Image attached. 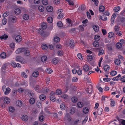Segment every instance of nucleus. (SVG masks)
<instances>
[{
    "label": "nucleus",
    "mask_w": 125,
    "mask_h": 125,
    "mask_svg": "<svg viewBox=\"0 0 125 125\" xmlns=\"http://www.w3.org/2000/svg\"><path fill=\"white\" fill-rule=\"evenodd\" d=\"M41 27L42 29H39L38 31V32L43 37H45L48 36L49 35V34L44 32L43 30V29H45L47 28L46 24L44 23H42L41 25Z\"/></svg>",
    "instance_id": "obj_1"
},
{
    "label": "nucleus",
    "mask_w": 125,
    "mask_h": 125,
    "mask_svg": "<svg viewBox=\"0 0 125 125\" xmlns=\"http://www.w3.org/2000/svg\"><path fill=\"white\" fill-rule=\"evenodd\" d=\"M16 61L18 62H21L22 64L24 63V61L23 59L21 57L19 56H17L16 59Z\"/></svg>",
    "instance_id": "obj_2"
},
{
    "label": "nucleus",
    "mask_w": 125,
    "mask_h": 125,
    "mask_svg": "<svg viewBox=\"0 0 125 125\" xmlns=\"http://www.w3.org/2000/svg\"><path fill=\"white\" fill-rule=\"evenodd\" d=\"M26 50L25 48H20L17 49L15 51L16 53L18 54L22 52H24Z\"/></svg>",
    "instance_id": "obj_3"
},
{
    "label": "nucleus",
    "mask_w": 125,
    "mask_h": 125,
    "mask_svg": "<svg viewBox=\"0 0 125 125\" xmlns=\"http://www.w3.org/2000/svg\"><path fill=\"white\" fill-rule=\"evenodd\" d=\"M98 50V55L100 56V55L103 54L104 53V51L103 49L101 48H99L97 49Z\"/></svg>",
    "instance_id": "obj_4"
},
{
    "label": "nucleus",
    "mask_w": 125,
    "mask_h": 125,
    "mask_svg": "<svg viewBox=\"0 0 125 125\" xmlns=\"http://www.w3.org/2000/svg\"><path fill=\"white\" fill-rule=\"evenodd\" d=\"M83 70L85 72L88 71L90 70L89 66L87 64H85L83 67Z\"/></svg>",
    "instance_id": "obj_5"
},
{
    "label": "nucleus",
    "mask_w": 125,
    "mask_h": 125,
    "mask_svg": "<svg viewBox=\"0 0 125 125\" xmlns=\"http://www.w3.org/2000/svg\"><path fill=\"white\" fill-rule=\"evenodd\" d=\"M84 106V104L81 102H79L77 104V106L78 108H81L83 107Z\"/></svg>",
    "instance_id": "obj_6"
},
{
    "label": "nucleus",
    "mask_w": 125,
    "mask_h": 125,
    "mask_svg": "<svg viewBox=\"0 0 125 125\" xmlns=\"http://www.w3.org/2000/svg\"><path fill=\"white\" fill-rule=\"evenodd\" d=\"M10 99L7 97L3 99L4 103L6 104H9L10 103Z\"/></svg>",
    "instance_id": "obj_7"
},
{
    "label": "nucleus",
    "mask_w": 125,
    "mask_h": 125,
    "mask_svg": "<svg viewBox=\"0 0 125 125\" xmlns=\"http://www.w3.org/2000/svg\"><path fill=\"white\" fill-rule=\"evenodd\" d=\"M117 14H116L114 13H113L112 15L111 20V21L112 22V23H113L114 22L116 16V15Z\"/></svg>",
    "instance_id": "obj_8"
},
{
    "label": "nucleus",
    "mask_w": 125,
    "mask_h": 125,
    "mask_svg": "<svg viewBox=\"0 0 125 125\" xmlns=\"http://www.w3.org/2000/svg\"><path fill=\"white\" fill-rule=\"evenodd\" d=\"M65 119L67 120L68 121H70L71 120L72 118L70 116L69 114L67 113L65 115Z\"/></svg>",
    "instance_id": "obj_9"
},
{
    "label": "nucleus",
    "mask_w": 125,
    "mask_h": 125,
    "mask_svg": "<svg viewBox=\"0 0 125 125\" xmlns=\"http://www.w3.org/2000/svg\"><path fill=\"white\" fill-rule=\"evenodd\" d=\"M49 91V90L48 88H44L42 89V90L41 92L44 93H48Z\"/></svg>",
    "instance_id": "obj_10"
},
{
    "label": "nucleus",
    "mask_w": 125,
    "mask_h": 125,
    "mask_svg": "<svg viewBox=\"0 0 125 125\" xmlns=\"http://www.w3.org/2000/svg\"><path fill=\"white\" fill-rule=\"evenodd\" d=\"M10 20L12 23H14L16 22L17 18L16 17L13 16L10 17Z\"/></svg>",
    "instance_id": "obj_11"
},
{
    "label": "nucleus",
    "mask_w": 125,
    "mask_h": 125,
    "mask_svg": "<svg viewBox=\"0 0 125 125\" xmlns=\"http://www.w3.org/2000/svg\"><path fill=\"white\" fill-rule=\"evenodd\" d=\"M8 37V36L7 35L4 34L0 36V39L1 40L3 39L5 40L7 39Z\"/></svg>",
    "instance_id": "obj_12"
},
{
    "label": "nucleus",
    "mask_w": 125,
    "mask_h": 125,
    "mask_svg": "<svg viewBox=\"0 0 125 125\" xmlns=\"http://www.w3.org/2000/svg\"><path fill=\"white\" fill-rule=\"evenodd\" d=\"M15 40L17 42H19L21 40V37L20 35H17L15 38Z\"/></svg>",
    "instance_id": "obj_13"
},
{
    "label": "nucleus",
    "mask_w": 125,
    "mask_h": 125,
    "mask_svg": "<svg viewBox=\"0 0 125 125\" xmlns=\"http://www.w3.org/2000/svg\"><path fill=\"white\" fill-rule=\"evenodd\" d=\"M22 104V102L20 100H18L16 102V105L18 106L21 107V106Z\"/></svg>",
    "instance_id": "obj_14"
},
{
    "label": "nucleus",
    "mask_w": 125,
    "mask_h": 125,
    "mask_svg": "<svg viewBox=\"0 0 125 125\" xmlns=\"http://www.w3.org/2000/svg\"><path fill=\"white\" fill-rule=\"evenodd\" d=\"M69 44V46L71 48H73L74 46V41L73 40H70Z\"/></svg>",
    "instance_id": "obj_15"
},
{
    "label": "nucleus",
    "mask_w": 125,
    "mask_h": 125,
    "mask_svg": "<svg viewBox=\"0 0 125 125\" xmlns=\"http://www.w3.org/2000/svg\"><path fill=\"white\" fill-rule=\"evenodd\" d=\"M115 64L117 65H119L121 63V61L119 59H116L115 61Z\"/></svg>",
    "instance_id": "obj_16"
},
{
    "label": "nucleus",
    "mask_w": 125,
    "mask_h": 125,
    "mask_svg": "<svg viewBox=\"0 0 125 125\" xmlns=\"http://www.w3.org/2000/svg\"><path fill=\"white\" fill-rule=\"evenodd\" d=\"M39 74V73L37 71H34L32 73V75L34 77H37Z\"/></svg>",
    "instance_id": "obj_17"
},
{
    "label": "nucleus",
    "mask_w": 125,
    "mask_h": 125,
    "mask_svg": "<svg viewBox=\"0 0 125 125\" xmlns=\"http://www.w3.org/2000/svg\"><path fill=\"white\" fill-rule=\"evenodd\" d=\"M21 10L19 8L16 9L14 11V12L15 14L18 15L20 14L21 12Z\"/></svg>",
    "instance_id": "obj_18"
},
{
    "label": "nucleus",
    "mask_w": 125,
    "mask_h": 125,
    "mask_svg": "<svg viewBox=\"0 0 125 125\" xmlns=\"http://www.w3.org/2000/svg\"><path fill=\"white\" fill-rule=\"evenodd\" d=\"M28 95L30 97H33L34 95L33 91H29L28 93Z\"/></svg>",
    "instance_id": "obj_19"
},
{
    "label": "nucleus",
    "mask_w": 125,
    "mask_h": 125,
    "mask_svg": "<svg viewBox=\"0 0 125 125\" xmlns=\"http://www.w3.org/2000/svg\"><path fill=\"white\" fill-rule=\"evenodd\" d=\"M22 119L23 121H27L28 119V117L27 115H23L22 117Z\"/></svg>",
    "instance_id": "obj_20"
},
{
    "label": "nucleus",
    "mask_w": 125,
    "mask_h": 125,
    "mask_svg": "<svg viewBox=\"0 0 125 125\" xmlns=\"http://www.w3.org/2000/svg\"><path fill=\"white\" fill-rule=\"evenodd\" d=\"M87 24H83L79 26V28L82 31H83L84 30V27L87 26Z\"/></svg>",
    "instance_id": "obj_21"
},
{
    "label": "nucleus",
    "mask_w": 125,
    "mask_h": 125,
    "mask_svg": "<svg viewBox=\"0 0 125 125\" xmlns=\"http://www.w3.org/2000/svg\"><path fill=\"white\" fill-rule=\"evenodd\" d=\"M6 56L7 55L6 53L4 52L1 53L0 54V57L3 59L6 58Z\"/></svg>",
    "instance_id": "obj_22"
},
{
    "label": "nucleus",
    "mask_w": 125,
    "mask_h": 125,
    "mask_svg": "<svg viewBox=\"0 0 125 125\" xmlns=\"http://www.w3.org/2000/svg\"><path fill=\"white\" fill-rule=\"evenodd\" d=\"M100 36L98 35H95L94 37V40L96 41H95L97 42H98L99 40L100 39Z\"/></svg>",
    "instance_id": "obj_23"
},
{
    "label": "nucleus",
    "mask_w": 125,
    "mask_h": 125,
    "mask_svg": "<svg viewBox=\"0 0 125 125\" xmlns=\"http://www.w3.org/2000/svg\"><path fill=\"white\" fill-rule=\"evenodd\" d=\"M46 10L48 11L51 12L52 11L53 8L51 6H49L47 7Z\"/></svg>",
    "instance_id": "obj_24"
},
{
    "label": "nucleus",
    "mask_w": 125,
    "mask_h": 125,
    "mask_svg": "<svg viewBox=\"0 0 125 125\" xmlns=\"http://www.w3.org/2000/svg\"><path fill=\"white\" fill-rule=\"evenodd\" d=\"M10 92V89L9 87H7L6 89V91L4 92V94L5 95L8 94Z\"/></svg>",
    "instance_id": "obj_25"
},
{
    "label": "nucleus",
    "mask_w": 125,
    "mask_h": 125,
    "mask_svg": "<svg viewBox=\"0 0 125 125\" xmlns=\"http://www.w3.org/2000/svg\"><path fill=\"white\" fill-rule=\"evenodd\" d=\"M66 22L68 24V27H71L72 26V24H71V20L70 19H67L66 20Z\"/></svg>",
    "instance_id": "obj_26"
},
{
    "label": "nucleus",
    "mask_w": 125,
    "mask_h": 125,
    "mask_svg": "<svg viewBox=\"0 0 125 125\" xmlns=\"http://www.w3.org/2000/svg\"><path fill=\"white\" fill-rule=\"evenodd\" d=\"M41 48L43 50H45L47 49L48 46L46 44H43L42 45Z\"/></svg>",
    "instance_id": "obj_27"
},
{
    "label": "nucleus",
    "mask_w": 125,
    "mask_h": 125,
    "mask_svg": "<svg viewBox=\"0 0 125 125\" xmlns=\"http://www.w3.org/2000/svg\"><path fill=\"white\" fill-rule=\"evenodd\" d=\"M83 112L84 113L86 114L88 113L89 109L87 107L84 108L83 109Z\"/></svg>",
    "instance_id": "obj_28"
},
{
    "label": "nucleus",
    "mask_w": 125,
    "mask_h": 125,
    "mask_svg": "<svg viewBox=\"0 0 125 125\" xmlns=\"http://www.w3.org/2000/svg\"><path fill=\"white\" fill-rule=\"evenodd\" d=\"M120 9V7L119 6H117L115 7L114 9V10L115 12H117Z\"/></svg>",
    "instance_id": "obj_29"
},
{
    "label": "nucleus",
    "mask_w": 125,
    "mask_h": 125,
    "mask_svg": "<svg viewBox=\"0 0 125 125\" xmlns=\"http://www.w3.org/2000/svg\"><path fill=\"white\" fill-rule=\"evenodd\" d=\"M46 96L44 94H41L39 98L40 99L42 100H45L46 98Z\"/></svg>",
    "instance_id": "obj_30"
},
{
    "label": "nucleus",
    "mask_w": 125,
    "mask_h": 125,
    "mask_svg": "<svg viewBox=\"0 0 125 125\" xmlns=\"http://www.w3.org/2000/svg\"><path fill=\"white\" fill-rule=\"evenodd\" d=\"M93 44V46L96 47H98L99 46V43L97 41H94Z\"/></svg>",
    "instance_id": "obj_31"
},
{
    "label": "nucleus",
    "mask_w": 125,
    "mask_h": 125,
    "mask_svg": "<svg viewBox=\"0 0 125 125\" xmlns=\"http://www.w3.org/2000/svg\"><path fill=\"white\" fill-rule=\"evenodd\" d=\"M52 62L53 64H56L58 63V60L57 58H54L52 59Z\"/></svg>",
    "instance_id": "obj_32"
},
{
    "label": "nucleus",
    "mask_w": 125,
    "mask_h": 125,
    "mask_svg": "<svg viewBox=\"0 0 125 125\" xmlns=\"http://www.w3.org/2000/svg\"><path fill=\"white\" fill-rule=\"evenodd\" d=\"M26 50L24 52L25 55L26 56H28L30 54V52L29 51L27 50V49L25 48Z\"/></svg>",
    "instance_id": "obj_33"
},
{
    "label": "nucleus",
    "mask_w": 125,
    "mask_h": 125,
    "mask_svg": "<svg viewBox=\"0 0 125 125\" xmlns=\"http://www.w3.org/2000/svg\"><path fill=\"white\" fill-rule=\"evenodd\" d=\"M41 59L42 62H45L47 60V57L45 56H43L42 57Z\"/></svg>",
    "instance_id": "obj_34"
},
{
    "label": "nucleus",
    "mask_w": 125,
    "mask_h": 125,
    "mask_svg": "<svg viewBox=\"0 0 125 125\" xmlns=\"http://www.w3.org/2000/svg\"><path fill=\"white\" fill-rule=\"evenodd\" d=\"M103 111V110L101 108H99L98 109V110L97 111V113L99 115H101Z\"/></svg>",
    "instance_id": "obj_35"
},
{
    "label": "nucleus",
    "mask_w": 125,
    "mask_h": 125,
    "mask_svg": "<svg viewBox=\"0 0 125 125\" xmlns=\"http://www.w3.org/2000/svg\"><path fill=\"white\" fill-rule=\"evenodd\" d=\"M50 98L51 100L53 102L55 101L56 100L55 97L53 95L50 96Z\"/></svg>",
    "instance_id": "obj_36"
},
{
    "label": "nucleus",
    "mask_w": 125,
    "mask_h": 125,
    "mask_svg": "<svg viewBox=\"0 0 125 125\" xmlns=\"http://www.w3.org/2000/svg\"><path fill=\"white\" fill-rule=\"evenodd\" d=\"M60 38L59 37L57 36L55 37L54 39V41L56 42H59L60 41Z\"/></svg>",
    "instance_id": "obj_37"
},
{
    "label": "nucleus",
    "mask_w": 125,
    "mask_h": 125,
    "mask_svg": "<svg viewBox=\"0 0 125 125\" xmlns=\"http://www.w3.org/2000/svg\"><path fill=\"white\" fill-rule=\"evenodd\" d=\"M45 71L49 74H51L52 72V70L50 68H47L45 70Z\"/></svg>",
    "instance_id": "obj_38"
},
{
    "label": "nucleus",
    "mask_w": 125,
    "mask_h": 125,
    "mask_svg": "<svg viewBox=\"0 0 125 125\" xmlns=\"http://www.w3.org/2000/svg\"><path fill=\"white\" fill-rule=\"evenodd\" d=\"M9 110L10 112L13 113L15 110V108L13 106H10L9 107Z\"/></svg>",
    "instance_id": "obj_39"
},
{
    "label": "nucleus",
    "mask_w": 125,
    "mask_h": 125,
    "mask_svg": "<svg viewBox=\"0 0 125 125\" xmlns=\"http://www.w3.org/2000/svg\"><path fill=\"white\" fill-rule=\"evenodd\" d=\"M29 102L31 104H33L35 102V100L34 98H31L30 99Z\"/></svg>",
    "instance_id": "obj_40"
},
{
    "label": "nucleus",
    "mask_w": 125,
    "mask_h": 125,
    "mask_svg": "<svg viewBox=\"0 0 125 125\" xmlns=\"http://www.w3.org/2000/svg\"><path fill=\"white\" fill-rule=\"evenodd\" d=\"M105 10L104 7L103 6H101L99 7V10L100 11L103 12Z\"/></svg>",
    "instance_id": "obj_41"
},
{
    "label": "nucleus",
    "mask_w": 125,
    "mask_h": 125,
    "mask_svg": "<svg viewBox=\"0 0 125 125\" xmlns=\"http://www.w3.org/2000/svg\"><path fill=\"white\" fill-rule=\"evenodd\" d=\"M93 28L94 31L96 32H97L99 30L98 27L96 25H94L93 26Z\"/></svg>",
    "instance_id": "obj_42"
},
{
    "label": "nucleus",
    "mask_w": 125,
    "mask_h": 125,
    "mask_svg": "<svg viewBox=\"0 0 125 125\" xmlns=\"http://www.w3.org/2000/svg\"><path fill=\"white\" fill-rule=\"evenodd\" d=\"M36 104L37 107L39 108L42 107L41 103L40 101H38L36 103Z\"/></svg>",
    "instance_id": "obj_43"
},
{
    "label": "nucleus",
    "mask_w": 125,
    "mask_h": 125,
    "mask_svg": "<svg viewBox=\"0 0 125 125\" xmlns=\"http://www.w3.org/2000/svg\"><path fill=\"white\" fill-rule=\"evenodd\" d=\"M38 9L40 11L42 12L44 10V8L42 6H40L38 7Z\"/></svg>",
    "instance_id": "obj_44"
},
{
    "label": "nucleus",
    "mask_w": 125,
    "mask_h": 125,
    "mask_svg": "<svg viewBox=\"0 0 125 125\" xmlns=\"http://www.w3.org/2000/svg\"><path fill=\"white\" fill-rule=\"evenodd\" d=\"M77 98L75 96L73 97L72 98V102L74 103H76L77 101Z\"/></svg>",
    "instance_id": "obj_45"
},
{
    "label": "nucleus",
    "mask_w": 125,
    "mask_h": 125,
    "mask_svg": "<svg viewBox=\"0 0 125 125\" xmlns=\"http://www.w3.org/2000/svg\"><path fill=\"white\" fill-rule=\"evenodd\" d=\"M60 107L62 110H64L65 109V107L64 104L63 103L61 104L60 105Z\"/></svg>",
    "instance_id": "obj_46"
},
{
    "label": "nucleus",
    "mask_w": 125,
    "mask_h": 125,
    "mask_svg": "<svg viewBox=\"0 0 125 125\" xmlns=\"http://www.w3.org/2000/svg\"><path fill=\"white\" fill-rule=\"evenodd\" d=\"M23 19L25 20H28L29 18V15L27 14H25L23 16Z\"/></svg>",
    "instance_id": "obj_47"
},
{
    "label": "nucleus",
    "mask_w": 125,
    "mask_h": 125,
    "mask_svg": "<svg viewBox=\"0 0 125 125\" xmlns=\"http://www.w3.org/2000/svg\"><path fill=\"white\" fill-rule=\"evenodd\" d=\"M7 20L5 18H4L2 20V22L4 25H5L7 23Z\"/></svg>",
    "instance_id": "obj_48"
},
{
    "label": "nucleus",
    "mask_w": 125,
    "mask_h": 125,
    "mask_svg": "<svg viewBox=\"0 0 125 125\" xmlns=\"http://www.w3.org/2000/svg\"><path fill=\"white\" fill-rule=\"evenodd\" d=\"M117 74V72L116 71H112L110 73V75L113 76L116 75Z\"/></svg>",
    "instance_id": "obj_49"
},
{
    "label": "nucleus",
    "mask_w": 125,
    "mask_h": 125,
    "mask_svg": "<svg viewBox=\"0 0 125 125\" xmlns=\"http://www.w3.org/2000/svg\"><path fill=\"white\" fill-rule=\"evenodd\" d=\"M53 21V19L51 17H49L47 19V21L49 23H51Z\"/></svg>",
    "instance_id": "obj_50"
},
{
    "label": "nucleus",
    "mask_w": 125,
    "mask_h": 125,
    "mask_svg": "<svg viewBox=\"0 0 125 125\" xmlns=\"http://www.w3.org/2000/svg\"><path fill=\"white\" fill-rule=\"evenodd\" d=\"M62 97L64 99H67L68 98V96L66 94H63L62 95Z\"/></svg>",
    "instance_id": "obj_51"
},
{
    "label": "nucleus",
    "mask_w": 125,
    "mask_h": 125,
    "mask_svg": "<svg viewBox=\"0 0 125 125\" xmlns=\"http://www.w3.org/2000/svg\"><path fill=\"white\" fill-rule=\"evenodd\" d=\"M48 2V1L47 0H42V4L44 5H47Z\"/></svg>",
    "instance_id": "obj_52"
},
{
    "label": "nucleus",
    "mask_w": 125,
    "mask_h": 125,
    "mask_svg": "<svg viewBox=\"0 0 125 125\" xmlns=\"http://www.w3.org/2000/svg\"><path fill=\"white\" fill-rule=\"evenodd\" d=\"M110 67L107 65H105L104 67V69L105 71H107L109 69Z\"/></svg>",
    "instance_id": "obj_53"
},
{
    "label": "nucleus",
    "mask_w": 125,
    "mask_h": 125,
    "mask_svg": "<svg viewBox=\"0 0 125 125\" xmlns=\"http://www.w3.org/2000/svg\"><path fill=\"white\" fill-rule=\"evenodd\" d=\"M75 113V108L73 107H72L70 109V113L71 114H73Z\"/></svg>",
    "instance_id": "obj_54"
},
{
    "label": "nucleus",
    "mask_w": 125,
    "mask_h": 125,
    "mask_svg": "<svg viewBox=\"0 0 125 125\" xmlns=\"http://www.w3.org/2000/svg\"><path fill=\"white\" fill-rule=\"evenodd\" d=\"M122 46V45L119 43L118 42L116 44V47L118 49L121 48Z\"/></svg>",
    "instance_id": "obj_55"
},
{
    "label": "nucleus",
    "mask_w": 125,
    "mask_h": 125,
    "mask_svg": "<svg viewBox=\"0 0 125 125\" xmlns=\"http://www.w3.org/2000/svg\"><path fill=\"white\" fill-rule=\"evenodd\" d=\"M11 66L14 67H17V64L14 61L12 62H11Z\"/></svg>",
    "instance_id": "obj_56"
},
{
    "label": "nucleus",
    "mask_w": 125,
    "mask_h": 125,
    "mask_svg": "<svg viewBox=\"0 0 125 125\" xmlns=\"http://www.w3.org/2000/svg\"><path fill=\"white\" fill-rule=\"evenodd\" d=\"M9 12L7 11H6L2 15V16L3 17H5L7 16L8 15Z\"/></svg>",
    "instance_id": "obj_57"
},
{
    "label": "nucleus",
    "mask_w": 125,
    "mask_h": 125,
    "mask_svg": "<svg viewBox=\"0 0 125 125\" xmlns=\"http://www.w3.org/2000/svg\"><path fill=\"white\" fill-rule=\"evenodd\" d=\"M114 35V33L113 32H110L108 34V37L110 38H112Z\"/></svg>",
    "instance_id": "obj_58"
},
{
    "label": "nucleus",
    "mask_w": 125,
    "mask_h": 125,
    "mask_svg": "<svg viewBox=\"0 0 125 125\" xmlns=\"http://www.w3.org/2000/svg\"><path fill=\"white\" fill-rule=\"evenodd\" d=\"M63 54V52L62 51H59L58 52V55L59 56H61Z\"/></svg>",
    "instance_id": "obj_59"
},
{
    "label": "nucleus",
    "mask_w": 125,
    "mask_h": 125,
    "mask_svg": "<svg viewBox=\"0 0 125 125\" xmlns=\"http://www.w3.org/2000/svg\"><path fill=\"white\" fill-rule=\"evenodd\" d=\"M62 91L60 89L57 90H56V93L57 95H60L62 94Z\"/></svg>",
    "instance_id": "obj_60"
},
{
    "label": "nucleus",
    "mask_w": 125,
    "mask_h": 125,
    "mask_svg": "<svg viewBox=\"0 0 125 125\" xmlns=\"http://www.w3.org/2000/svg\"><path fill=\"white\" fill-rule=\"evenodd\" d=\"M92 56L91 55H88L87 59L89 61H91L92 60Z\"/></svg>",
    "instance_id": "obj_61"
},
{
    "label": "nucleus",
    "mask_w": 125,
    "mask_h": 125,
    "mask_svg": "<svg viewBox=\"0 0 125 125\" xmlns=\"http://www.w3.org/2000/svg\"><path fill=\"white\" fill-rule=\"evenodd\" d=\"M24 91V89H23L20 88H19L18 90V92L19 93H23Z\"/></svg>",
    "instance_id": "obj_62"
},
{
    "label": "nucleus",
    "mask_w": 125,
    "mask_h": 125,
    "mask_svg": "<svg viewBox=\"0 0 125 125\" xmlns=\"http://www.w3.org/2000/svg\"><path fill=\"white\" fill-rule=\"evenodd\" d=\"M58 26L59 27H62V24L61 21H59L57 23Z\"/></svg>",
    "instance_id": "obj_63"
},
{
    "label": "nucleus",
    "mask_w": 125,
    "mask_h": 125,
    "mask_svg": "<svg viewBox=\"0 0 125 125\" xmlns=\"http://www.w3.org/2000/svg\"><path fill=\"white\" fill-rule=\"evenodd\" d=\"M120 80L122 82H125V75L123 76L120 79Z\"/></svg>",
    "instance_id": "obj_64"
}]
</instances>
